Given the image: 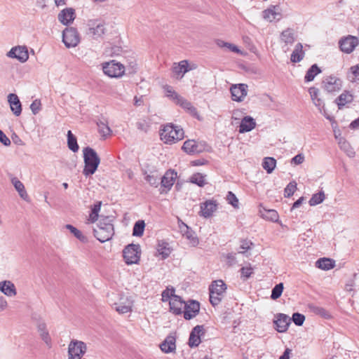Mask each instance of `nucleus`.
<instances>
[{"label":"nucleus","instance_id":"f257e3e1","mask_svg":"<svg viewBox=\"0 0 359 359\" xmlns=\"http://www.w3.org/2000/svg\"><path fill=\"white\" fill-rule=\"evenodd\" d=\"M113 219L111 217H101L97 228L93 229L94 236L101 243L109 241L114 234Z\"/></svg>","mask_w":359,"mask_h":359},{"label":"nucleus","instance_id":"f03ea898","mask_svg":"<svg viewBox=\"0 0 359 359\" xmlns=\"http://www.w3.org/2000/svg\"><path fill=\"white\" fill-rule=\"evenodd\" d=\"M83 153L85 164L83 170V174L86 177H88L96 172L100 163V158L97 155V152L90 147L83 148Z\"/></svg>","mask_w":359,"mask_h":359},{"label":"nucleus","instance_id":"7ed1b4c3","mask_svg":"<svg viewBox=\"0 0 359 359\" xmlns=\"http://www.w3.org/2000/svg\"><path fill=\"white\" fill-rule=\"evenodd\" d=\"M184 130L172 123L165 125L161 133V139L167 144H172L184 138Z\"/></svg>","mask_w":359,"mask_h":359},{"label":"nucleus","instance_id":"20e7f679","mask_svg":"<svg viewBox=\"0 0 359 359\" xmlns=\"http://www.w3.org/2000/svg\"><path fill=\"white\" fill-rule=\"evenodd\" d=\"M226 290V285L222 280H214L210 285V302L213 306L218 305Z\"/></svg>","mask_w":359,"mask_h":359},{"label":"nucleus","instance_id":"39448f33","mask_svg":"<svg viewBox=\"0 0 359 359\" xmlns=\"http://www.w3.org/2000/svg\"><path fill=\"white\" fill-rule=\"evenodd\" d=\"M182 149L187 154L194 155L204 151H210L211 147L205 141L187 140L184 142Z\"/></svg>","mask_w":359,"mask_h":359},{"label":"nucleus","instance_id":"423d86ee","mask_svg":"<svg viewBox=\"0 0 359 359\" xmlns=\"http://www.w3.org/2000/svg\"><path fill=\"white\" fill-rule=\"evenodd\" d=\"M102 70L104 74L111 78H118L123 76L125 67L116 60L102 63Z\"/></svg>","mask_w":359,"mask_h":359},{"label":"nucleus","instance_id":"0eeeda50","mask_svg":"<svg viewBox=\"0 0 359 359\" xmlns=\"http://www.w3.org/2000/svg\"><path fill=\"white\" fill-rule=\"evenodd\" d=\"M123 254L127 264H137L140 258V246L139 244H129L124 248Z\"/></svg>","mask_w":359,"mask_h":359},{"label":"nucleus","instance_id":"6e6552de","mask_svg":"<svg viewBox=\"0 0 359 359\" xmlns=\"http://www.w3.org/2000/svg\"><path fill=\"white\" fill-rule=\"evenodd\" d=\"M62 41L67 48L76 46L79 41V34L74 27H67L62 32Z\"/></svg>","mask_w":359,"mask_h":359},{"label":"nucleus","instance_id":"1a4fd4ad","mask_svg":"<svg viewBox=\"0 0 359 359\" xmlns=\"http://www.w3.org/2000/svg\"><path fill=\"white\" fill-rule=\"evenodd\" d=\"M86 349V344L84 342L77 340L71 341L68 347L69 359H81Z\"/></svg>","mask_w":359,"mask_h":359},{"label":"nucleus","instance_id":"9d476101","mask_svg":"<svg viewBox=\"0 0 359 359\" xmlns=\"http://www.w3.org/2000/svg\"><path fill=\"white\" fill-rule=\"evenodd\" d=\"M177 175V172L174 170H169L161 178V182H159V184H161L159 192L161 194H167L171 189Z\"/></svg>","mask_w":359,"mask_h":359},{"label":"nucleus","instance_id":"9b49d317","mask_svg":"<svg viewBox=\"0 0 359 359\" xmlns=\"http://www.w3.org/2000/svg\"><path fill=\"white\" fill-rule=\"evenodd\" d=\"M248 86L245 83L233 84L230 88L231 99L238 102H243L248 95Z\"/></svg>","mask_w":359,"mask_h":359},{"label":"nucleus","instance_id":"f8f14e48","mask_svg":"<svg viewBox=\"0 0 359 359\" xmlns=\"http://www.w3.org/2000/svg\"><path fill=\"white\" fill-rule=\"evenodd\" d=\"M359 41L356 36L348 35L339 40V46L340 50L345 53H352L358 45Z\"/></svg>","mask_w":359,"mask_h":359},{"label":"nucleus","instance_id":"ddd939ff","mask_svg":"<svg viewBox=\"0 0 359 359\" xmlns=\"http://www.w3.org/2000/svg\"><path fill=\"white\" fill-rule=\"evenodd\" d=\"M7 57L17 59L20 62H25L29 58L27 48L25 46H18L12 48L7 53Z\"/></svg>","mask_w":359,"mask_h":359},{"label":"nucleus","instance_id":"4468645a","mask_svg":"<svg viewBox=\"0 0 359 359\" xmlns=\"http://www.w3.org/2000/svg\"><path fill=\"white\" fill-rule=\"evenodd\" d=\"M203 325L195 326L190 332L188 344L191 348L198 346L201 344V336L204 334Z\"/></svg>","mask_w":359,"mask_h":359},{"label":"nucleus","instance_id":"2eb2a0df","mask_svg":"<svg viewBox=\"0 0 359 359\" xmlns=\"http://www.w3.org/2000/svg\"><path fill=\"white\" fill-rule=\"evenodd\" d=\"M184 318L186 320H191L194 318L200 311V304L195 300H191L189 304H184Z\"/></svg>","mask_w":359,"mask_h":359},{"label":"nucleus","instance_id":"dca6fc26","mask_svg":"<svg viewBox=\"0 0 359 359\" xmlns=\"http://www.w3.org/2000/svg\"><path fill=\"white\" fill-rule=\"evenodd\" d=\"M115 310L119 313H126L131 311L133 303L128 298L121 295L118 302L112 303Z\"/></svg>","mask_w":359,"mask_h":359},{"label":"nucleus","instance_id":"f3484780","mask_svg":"<svg viewBox=\"0 0 359 359\" xmlns=\"http://www.w3.org/2000/svg\"><path fill=\"white\" fill-rule=\"evenodd\" d=\"M276 319L274 320V324L276 326V330L278 332H285L287 330L290 324L291 319L289 316L284 313H278L276 316Z\"/></svg>","mask_w":359,"mask_h":359},{"label":"nucleus","instance_id":"a211bd4d","mask_svg":"<svg viewBox=\"0 0 359 359\" xmlns=\"http://www.w3.org/2000/svg\"><path fill=\"white\" fill-rule=\"evenodd\" d=\"M90 27L88 34L94 36L95 39L101 37L105 32L104 25L99 20H90L88 24Z\"/></svg>","mask_w":359,"mask_h":359},{"label":"nucleus","instance_id":"6ab92c4d","mask_svg":"<svg viewBox=\"0 0 359 359\" xmlns=\"http://www.w3.org/2000/svg\"><path fill=\"white\" fill-rule=\"evenodd\" d=\"M74 19L75 11L72 8H65L58 14L59 21L65 25L71 24Z\"/></svg>","mask_w":359,"mask_h":359},{"label":"nucleus","instance_id":"aec40b11","mask_svg":"<svg viewBox=\"0 0 359 359\" xmlns=\"http://www.w3.org/2000/svg\"><path fill=\"white\" fill-rule=\"evenodd\" d=\"M8 177L11 180V184L15 187V190L18 191L20 198H22L25 201L29 200V196L25 190V186L21 181L18 180V177H14L12 174H8Z\"/></svg>","mask_w":359,"mask_h":359},{"label":"nucleus","instance_id":"412c9836","mask_svg":"<svg viewBox=\"0 0 359 359\" xmlns=\"http://www.w3.org/2000/svg\"><path fill=\"white\" fill-rule=\"evenodd\" d=\"M325 90L329 92L339 90L341 88V81L335 76H329L323 81Z\"/></svg>","mask_w":359,"mask_h":359},{"label":"nucleus","instance_id":"4be33fe9","mask_svg":"<svg viewBox=\"0 0 359 359\" xmlns=\"http://www.w3.org/2000/svg\"><path fill=\"white\" fill-rule=\"evenodd\" d=\"M184 304H186L185 302L180 296H173L169 301L170 310L175 315H180L182 313Z\"/></svg>","mask_w":359,"mask_h":359},{"label":"nucleus","instance_id":"5701e85b","mask_svg":"<svg viewBox=\"0 0 359 359\" xmlns=\"http://www.w3.org/2000/svg\"><path fill=\"white\" fill-rule=\"evenodd\" d=\"M217 210V203L215 201H208L201 204V215L205 218L210 217Z\"/></svg>","mask_w":359,"mask_h":359},{"label":"nucleus","instance_id":"b1692460","mask_svg":"<svg viewBox=\"0 0 359 359\" xmlns=\"http://www.w3.org/2000/svg\"><path fill=\"white\" fill-rule=\"evenodd\" d=\"M8 101L13 113L16 116H20L22 112V105L18 95L14 93H10L8 96Z\"/></svg>","mask_w":359,"mask_h":359},{"label":"nucleus","instance_id":"393cba45","mask_svg":"<svg viewBox=\"0 0 359 359\" xmlns=\"http://www.w3.org/2000/svg\"><path fill=\"white\" fill-rule=\"evenodd\" d=\"M256 126V123L253 118L250 116H245L242 120L239 126V133H244L251 131Z\"/></svg>","mask_w":359,"mask_h":359},{"label":"nucleus","instance_id":"a878e982","mask_svg":"<svg viewBox=\"0 0 359 359\" xmlns=\"http://www.w3.org/2000/svg\"><path fill=\"white\" fill-rule=\"evenodd\" d=\"M175 341L174 336L168 335L160 345L161 351L166 353L174 351L176 348Z\"/></svg>","mask_w":359,"mask_h":359},{"label":"nucleus","instance_id":"bb28decb","mask_svg":"<svg viewBox=\"0 0 359 359\" xmlns=\"http://www.w3.org/2000/svg\"><path fill=\"white\" fill-rule=\"evenodd\" d=\"M0 290L8 297L15 296L17 293L14 284L9 280H4L0 283Z\"/></svg>","mask_w":359,"mask_h":359},{"label":"nucleus","instance_id":"cd10ccee","mask_svg":"<svg viewBox=\"0 0 359 359\" xmlns=\"http://www.w3.org/2000/svg\"><path fill=\"white\" fill-rule=\"evenodd\" d=\"M180 231L183 236H185L189 240L193 245H198V240L197 237L195 236V233L187 224L183 223V225L180 226Z\"/></svg>","mask_w":359,"mask_h":359},{"label":"nucleus","instance_id":"c85d7f7f","mask_svg":"<svg viewBox=\"0 0 359 359\" xmlns=\"http://www.w3.org/2000/svg\"><path fill=\"white\" fill-rule=\"evenodd\" d=\"M353 97L348 91H344L336 100L335 102L339 109H341L346 104L352 102Z\"/></svg>","mask_w":359,"mask_h":359},{"label":"nucleus","instance_id":"c756f323","mask_svg":"<svg viewBox=\"0 0 359 359\" xmlns=\"http://www.w3.org/2000/svg\"><path fill=\"white\" fill-rule=\"evenodd\" d=\"M304 57V52L303 50V46L301 43H298L291 54L290 60L293 63L299 62Z\"/></svg>","mask_w":359,"mask_h":359},{"label":"nucleus","instance_id":"7c9ffc66","mask_svg":"<svg viewBox=\"0 0 359 359\" xmlns=\"http://www.w3.org/2000/svg\"><path fill=\"white\" fill-rule=\"evenodd\" d=\"M335 266L334 260L330 258H320L316 262V266L323 270H330Z\"/></svg>","mask_w":359,"mask_h":359},{"label":"nucleus","instance_id":"2f4dec72","mask_svg":"<svg viewBox=\"0 0 359 359\" xmlns=\"http://www.w3.org/2000/svg\"><path fill=\"white\" fill-rule=\"evenodd\" d=\"M157 251L159 255L162 256V259H165L169 257L171 253V248L169 247V243L164 241H161L158 242L157 245Z\"/></svg>","mask_w":359,"mask_h":359},{"label":"nucleus","instance_id":"473e14b6","mask_svg":"<svg viewBox=\"0 0 359 359\" xmlns=\"http://www.w3.org/2000/svg\"><path fill=\"white\" fill-rule=\"evenodd\" d=\"M176 104L182 107L183 109H186L191 115H197L196 109L192 105V104L189 101L184 99V97H180L179 100L177 101Z\"/></svg>","mask_w":359,"mask_h":359},{"label":"nucleus","instance_id":"72a5a7b5","mask_svg":"<svg viewBox=\"0 0 359 359\" xmlns=\"http://www.w3.org/2000/svg\"><path fill=\"white\" fill-rule=\"evenodd\" d=\"M321 73V69L318 67L316 64H313L308 69L304 76V81L306 82L312 81L315 76L318 74Z\"/></svg>","mask_w":359,"mask_h":359},{"label":"nucleus","instance_id":"f704fd0d","mask_svg":"<svg viewBox=\"0 0 359 359\" xmlns=\"http://www.w3.org/2000/svg\"><path fill=\"white\" fill-rule=\"evenodd\" d=\"M65 228L68 230H69V231L77 238L79 239L81 242L83 243H86L88 242V239L87 238V236H86L85 235H83L82 233V232L79 230L78 229H76V227H74V226H72V224H67L65 226Z\"/></svg>","mask_w":359,"mask_h":359},{"label":"nucleus","instance_id":"c9c22d12","mask_svg":"<svg viewBox=\"0 0 359 359\" xmlns=\"http://www.w3.org/2000/svg\"><path fill=\"white\" fill-rule=\"evenodd\" d=\"M281 40L287 43L292 44L294 41V32L291 28H287L283 31L280 35Z\"/></svg>","mask_w":359,"mask_h":359},{"label":"nucleus","instance_id":"e433bc0d","mask_svg":"<svg viewBox=\"0 0 359 359\" xmlns=\"http://www.w3.org/2000/svg\"><path fill=\"white\" fill-rule=\"evenodd\" d=\"M67 146L73 152H77L79 149L76 137L72 134L71 130L67 132Z\"/></svg>","mask_w":359,"mask_h":359},{"label":"nucleus","instance_id":"4c0bfd02","mask_svg":"<svg viewBox=\"0 0 359 359\" xmlns=\"http://www.w3.org/2000/svg\"><path fill=\"white\" fill-rule=\"evenodd\" d=\"M276 165V161L273 157H265L262 162V167L267 172V173H271Z\"/></svg>","mask_w":359,"mask_h":359},{"label":"nucleus","instance_id":"58836bf2","mask_svg":"<svg viewBox=\"0 0 359 359\" xmlns=\"http://www.w3.org/2000/svg\"><path fill=\"white\" fill-rule=\"evenodd\" d=\"M145 228V222L144 220H138L137 221L133 229V236H142L144 233Z\"/></svg>","mask_w":359,"mask_h":359},{"label":"nucleus","instance_id":"ea45409f","mask_svg":"<svg viewBox=\"0 0 359 359\" xmlns=\"http://www.w3.org/2000/svg\"><path fill=\"white\" fill-rule=\"evenodd\" d=\"M347 77L351 82L359 83V63L350 68Z\"/></svg>","mask_w":359,"mask_h":359},{"label":"nucleus","instance_id":"a19ab883","mask_svg":"<svg viewBox=\"0 0 359 359\" xmlns=\"http://www.w3.org/2000/svg\"><path fill=\"white\" fill-rule=\"evenodd\" d=\"M309 309L313 313L324 318L328 319L331 317V315L329 313V312L323 307L312 304L309 305Z\"/></svg>","mask_w":359,"mask_h":359},{"label":"nucleus","instance_id":"79ce46f5","mask_svg":"<svg viewBox=\"0 0 359 359\" xmlns=\"http://www.w3.org/2000/svg\"><path fill=\"white\" fill-rule=\"evenodd\" d=\"M205 175H202L201 173L197 172L192 175L190 177V182L192 184H197L200 187H203L206 184L205 180Z\"/></svg>","mask_w":359,"mask_h":359},{"label":"nucleus","instance_id":"37998d69","mask_svg":"<svg viewBox=\"0 0 359 359\" xmlns=\"http://www.w3.org/2000/svg\"><path fill=\"white\" fill-rule=\"evenodd\" d=\"M325 198V194L323 191L313 194L310 198L309 203L311 206H314L321 203Z\"/></svg>","mask_w":359,"mask_h":359},{"label":"nucleus","instance_id":"c03bdc74","mask_svg":"<svg viewBox=\"0 0 359 359\" xmlns=\"http://www.w3.org/2000/svg\"><path fill=\"white\" fill-rule=\"evenodd\" d=\"M102 202L99 201L97 202L95 204L93 205V206L91 208V212L90 214L89 220L90 222L94 223L95 221L97 220L99 217V212L100 210Z\"/></svg>","mask_w":359,"mask_h":359},{"label":"nucleus","instance_id":"a18cd8bd","mask_svg":"<svg viewBox=\"0 0 359 359\" xmlns=\"http://www.w3.org/2000/svg\"><path fill=\"white\" fill-rule=\"evenodd\" d=\"M38 329L41 339L48 346H50L51 339L48 332L46 330V325L44 323L39 324Z\"/></svg>","mask_w":359,"mask_h":359},{"label":"nucleus","instance_id":"49530a36","mask_svg":"<svg viewBox=\"0 0 359 359\" xmlns=\"http://www.w3.org/2000/svg\"><path fill=\"white\" fill-rule=\"evenodd\" d=\"M159 180L160 177L158 176L157 174H147V172H145V180L151 186L154 187H158L159 185Z\"/></svg>","mask_w":359,"mask_h":359},{"label":"nucleus","instance_id":"de8ad7c7","mask_svg":"<svg viewBox=\"0 0 359 359\" xmlns=\"http://www.w3.org/2000/svg\"><path fill=\"white\" fill-rule=\"evenodd\" d=\"M283 288L284 287L283 283H280L276 285L275 287L272 289L271 298L273 300L279 298L283 293Z\"/></svg>","mask_w":359,"mask_h":359},{"label":"nucleus","instance_id":"09e8293b","mask_svg":"<svg viewBox=\"0 0 359 359\" xmlns=\"http://www.w3.org/2000/svg\"><path fill=\"white\" fill-rule=\"evenodd\" d=\"M99 133L104 137H106L107 135H110L111 133V130L107 125V123H104V121H100L97 123Z\"/></svg>","mask_w":359,"mask_h":359},{"label":"nucleus","instance_id":"8fccbe9b","mask_svg":"<svg viewBox=\"0 0 359 359\" xmlns=\"http://www.w3.org/2000/svg\"><path fill=\"white\" fill-rule=\"evenodd\" d=\"M297 189V183L294 181L290 182L284 189V196L289 198L292 196Z\"/></svg>","mask_w":359,"mask_h":359},{"label":"nucleus","instance_id":"3c124183","mask_svg":"<svg viewBox=\"0 0 359 359\" xmlns=\"http://www.w3.org/2000/svg\"><path fill=\"white\" fill-rule=\"evenodd\" d=\"M173 71L175 74H185L189 71L187 62L184 60L180 62L177 66L174 67Z\"/></svg>","mask_w":359,"mask_h":359},{"label":"nucleus","instance_id":"603ef678","mask_svg":"<svg viewBox=\"0 0 359 359\" xmlns=\"http://www.w3.org/2000/svg\"><path fill=\"white\" fill-rule=\"evenodd\" d=\"M313 102L318 108L320 112L323 114L327 119L331 120V117L326 114L324 102L320 97L314 100Z\"/></svg>","mask_w":359,"mask_h":359},{"label":"nucleus","instance_id":"864d4df0","mask_svg":"<svg viewBox=\"0 0 359 359\" xmlns=\"http://www.w3.org/2000/svg\"><path fill=\"white\" fill-rule=\"evenodd\" d=\"M164 88L166 92V96L174 100L175 102H177V101L181 96L179 94H177L175 90H173L172 87L170 86H165Z\"/></svg>","mask_w":359,"mask_h":359},{"label":"nucleus","instance_id":"5fc2aeb1","mask_svg":"<svg viewBox=\"0 0 359 359\" xmlns=\"http://www.w3.org/2000/svg\"><path fill=\"white\" fill-rule=\"evenodd\" d=\"M290 319L296 325L301 326L305 320V316L303 314L297 312L293 313L292 318Z\"/></svg>","mask_w":359,"mask_h":359},{"label":"nucleus","instance_id":"6e6d98bb","mask_svg":"<svg viewBox=\"0 0 359 359\" xmlns=\"http://www.w3.org/2000/svg\"><path fill=\"white\" fill-rule=\"evenodd\" d=\"M161 296H162V301L166 302V301L170 300L171 298L173 297V296H177V295L175 294V289L173 287H171L170 289L167 287V289L165 290L162 292Z\"/></svg>","mask_w":359,"mask_h":359},{"label":"nucleus","instance_id":"4d7b16f0","mask_svg":"<svg viewBox=\"0 0 359 359\" xmlns=\"http://www.w3.org/2000/svg\"><path fill=\"white\" fill-rule=\"evenodd\" d=\"M226 200L228 201V203L231 204L233 208H238V199L232 191L228 192Z\"/></svg>","mask_w":359,"mask_h":359},{"label":"nucleus","instance_id":"13d9d810","mask_svg":"<svg viewBox=\"0 0 359 359\" xmlns=\"http://www.w3.org/2000/svg\"><path fill=\"white\" fill-rule=\"evenodd\" d=\"M241 273V278L244 279L249 278L253 273V269L250 266H243L240 269Z\"/></svg>","mask_w":359,"mask_h":359},{"label":"nucleus","instance_id":"bf43d9fd","mask_svg":"<svg viewBox=\"0 0 359 359\" xmlns=\"http://www.w3.org/2000/svg\"><path fill=\"white\" fill-rule=\"evenodd\" d=\"M253 245V243L249 240H242L241 244L240 246V249L243 250L242 251H239V253L244 254L245 251L250 250L252 246Z\"/></svg>","mask_w":359,"mask_h":359},{"label":"nucleus","instance_id":"052dcab7","mask_svg":"<svg viewBox=\"0 0 359 359\" xmlns=\"http://www.w3.org/2000/svg\"><path fill=\"white\" fill-rule=\"evenodd\" d=\"M41 104L39 100H35L31 104L30 109L34 115L37 114L41 110Z\"/></svg>","mask_w":359,"mask_h":359},{"label":"nucleus","instance_id":"680f3d73","mask_svg":"<svg viewBox=\"0 0 359 359\" xmlns=\"http://www.w3.org/2000/svg\"><path fill=\"white\" fill-rule=\"evenodd\" d=\"M137 128L141 131L147 133L149 128V123L146 120H142L137 122Z\"/></svg>","mask_w":359,"mask_h":359},{"label":"nucleus","instance_id":"e2e57ef3","mask_svg":"<svg viewBox=\"0 0 359 359\" xmlns=\"http://www.w3.org/2000/svg\"><path fill=\"white\" fill-rule=\"evenodd\" d=\"M271 10L273 13V16L271 17V18L273 20H276V19L280 20V18L281 17L280 6L278 5H276V6H271Z\"/></svg>","mask_w":359,"mask_h":359},{"label":"nucleus","instance_id":"0e129e2a","mask_svg":"<svg viewBox=\"0 0 359 359\" xmlns=\"http://www.w3.org/2000/svg\"><path fill=\"white\" fill-rule=\"evenodd\" d=\"M267 214L269 215H265V217H266L267 219H269L273 222L277 221V219L278 218V215L276 210H267Z\"/></svg>","mask_w":359,"mask_h":359},{"label":"nucleus","instance_id":"69168bd1","mask_svg":"<svg viewBox=\"0 0 359 359\" xmlns=\"http://www.w3.org/2000/svg\"><path fill=\"white\" fill-rule=\"evenodd\" d=\"M304 161V156L302 154H299L294 156L291 160V163H294L295 165H299L302 163Z\"/></svg>","mask_w":359,"mask_h":359},{"label":"nucleus","instance_id":"338daca9","mask_svg":"<svg viewBox=\"0 0 359 359\" xmlns=\"http://www.w3.org/2000/svg\"><path fill=\"white\" fill-rule=\"evenodd\" d=\"M0 142L2 143L4 146H9L11 143L9 138L1 130H0Z\"/></svg>","mask_w":359,"mask_h":359},{"label":"nucleus","instance_id":"774afa93","mask_svg":"<svg viewBox=\"0 0 359 359\" xmlns=\"http://www.w3.org/2000/svg\"><path fill=\"white\" fill-rule=\"evenodd\" d=\"M273 11H272L271 7H269V8H267L263 11V18L265 20H267L271 22L272 20H273V19L271 18V17H273Z\"/></svg>","mask_w":359,"mask_h":359}]
</instances>
